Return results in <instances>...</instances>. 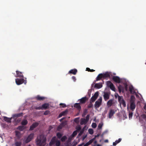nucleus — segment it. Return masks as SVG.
I'll use <instances>...</instances> for the list:
<instances>
[{"label":"nucleus","instance_id":"1","mask_svg":"<svg viewBox=\"0 0 146 146\" xmlns=\"http://www.w3.org/2000/svg\"><path fill=\"white\" fill-rule=\"evenodd\" d=\"M46 141V137L43 135H40L37 137L36 144L39 146H44Z\"/></svg>","mask_w":146,"mask_h":146},{"label":"nucleus","instance_id":"2","mask_svg":"<svg viewBox=\"0 0 146 146\" xmlns=\"http://www.w3.org/2000/svg\"><path fill=\"white\" fill-rule=\"evenodd\" d=\"M135 98L134 96H132L131 97L130 100V108L132 111L134 110L135 108Z\"/></svg>","mask_w":146,"mask_h":146},{"label":"nucleus","instance_id":"3","mask_svg":"<svg viewBox=\"0 0 146 146\" xmlns=\"http://www.w3.org/2000/svg\"><path fill=\"white\" fill-rule=\"evenodd\" d=\"M34 135V134L33 133L30 134L27 138H24V142L26 143L30 142L33 138Z\"/></svg>","mask_w":146,"mask_h":146},{"label":"nucleus","instance_id":"4","mask_svg":"<svg viewBox=\"0 0 146 146\" xmlns=\"http://www.w3.org/2000/svg\"><path fill=\"white\" fill-rule=\"evenodd\" d=\"M16 83L17 85H20L23 83L26 84L27 83L26 80H25L24 79H19L17 78L15 79Z\"/></svg>","mask_w":146,"mask_h":146},{"label":"nucleus","instance_id":"5","mask_svg":"<svg viewBox=\"0 0 146 146\" xmlns=\"http://www.w3.org/2000/svg\"><path fill=\"white\" fill-rule=\"evenodd\" d=\"M49 107V104L48 103H45L42 104L41 107H35V108L36 110H43L47 109Z\"/></svg>","mask_w":146,"mask_h":146},{"label":"nucleus","instance_id":"6","mask_svg":"<svg viewBox=\"0 0 146 146\" xmlns=\"http://www.w3.org/2000/svg\"><path fill=\"white\" fill-rule=\"evenodd\" d=\"M102 98L100 97L98 100L96 101L94 104V106L95 108H98L102 104Z\"/></svg>","mask_w":146,"mask_h":146},{"label":"nucleus","instance_id":"7","mask_svg":"<svg viewBox=\"0 0 146 146\" xmlns=\"http://www.w3.org/2000/svg\"><path fill=\"white\" fill-rule=\"evenodd\" d=\"M99 95V92H96L95 93L94 95L91 98L90 101L91 103L94 102L97 98Z\"/></svg>","mask_w":146,"mask_h":146},{"label":"nucleus","instance_id":"8","mask_svg":"<svg viewBox=\"0 0 146 146\" xmlns=\"http://www.w3.org/2000/svg\"><path fill=\"white\" fill-rule=\"evenodd\" d=\"M103 97L105 101H107L110 98V93L108 92H104Z\"/></svg>","mask_w":146,"mask_h":146},{"label":"nucleus","instance_id":"9","mask_svg":"<svg viewBox=\"0 0 146 146\" xmlns=\"http://www.w3.org/2000/svg\"><path fill=\"white\" fill-rule=\"evenodd\" d=\"M115 111H115L114 109H110L109 111L108 116V117L110 119L111 118L112 116H113L114 114L115 113Z\"/></svg>","mask_w":146,"mask_h":146},{"label":"nucleus","instance_id":"10","mask_svg":"<svg viewBox=\"0 0 146 146\" xmlns=\"http://www.w3.org/2000/svg\"><path fill=\"white\" fill-rule=\"evenodd\" d=\"M88 100V98L86 96L83 97L81 99H79V101H80V103L81 104H84L86 103V101Z\"/></svg>","mask_w":146,"mask_h":146},{"label":"nucleus","instance_id":"11","mask_svg":"<svg viewBox=\"0 0 146 146\" xmlns=\"http://www.w3.org/2000/svg\"><path fill=\"white\" fill-rule=\"evenodd\" d=\"M38 125V123L37 122L33 123L30 127V131L33 130L35 128L37 127Z\"/></svg>","mask_w":146,"mask_h":146},{"label":"nucleus","instance_id":"12","mask_svg":"<svg viewBox=\"0 0 146 146\" xmlns=\"http://www.w3.org/2000/svg\"><path fill=\"white\" fill-rule=\"evenodd\" d=\"M113 80L117 83H120L121 81L119 78L117 76H113L112 78Z\"/></svg>","mask_w":146,"mask_h":146},{"label":"nucleus","instance_id":"13","mask_svg":"<svg viewBox=\"0 0 146 146\" xmlns=\"http://www.w3.org/2000/svg\"><path fill=\"white\" fill-rule=\"evenodd\" d=\"M16 72L17 74V75L15 76L16 77H19L22 78H24V76L22 72L17 70L16 71Z\"/></svg>","mask_w":146,"mask_h":146},{"label":"nucleus","instance_id":"14","mask_svg":"<svg viewBox=\"0 0 146 146\" xmlns=\"http://www.w3.org/2000/svg\"><path fill=\"white\" fill-rule=\"evenodd\" d=\"M56 141V137H52L49 143V145L50 146L52 145L55 143Z\"/></svg>","mask_w":146,"mask_h":146},{"label":"nucleus","instance_id":"15","mask_svg":"<svg viewBox=\"0 0 146 146\" xmlns=\"http://www.w3.org/2000/svg\"><path fill=\"white\" fill-rule=\"evenodd\" d=\"M129 91L131 93L133 94L135 93L134 89L132 85L129 86Z\"/></svg>","mask_w":146,"mask_h":146},{"label":"nucleus","instance_id":"16","mask_svg":"<svg viewBox=\"0 0 146 146\" xmlns=\"http://www.w3.org/2000/svg\"><path fill=\"white\" fill-rule=\"evenodd\" d=\"M77 72V70L76 69H71L70 70L68 73V74H72L74 75H75Z\"/></svg>","mask_w":146,"mask_h":146},{"label":"nucleus","instance_id":"17","mask_svg":"<svg viewBox=\"0 0 146 146\" xmlns=\"http://www.w3.org/2000/svg\"><path fill=\"white\" fill-rule=\"evenodd\" d=\"M68 111L67 110H65L61 113L58 115V117L60 118L62 116H64L66 114Z\"/></svg>","mask_w":146,"mask_h":146},{"label":"nucleus","instance_id":"18","mask_svg":"<svg viewBox=\"0 0 146 146\" xmlns=\"http://www.w3.org/2000/svg\"><path fill=\"white\" fill-rule=\"evenodd\" d=\"M23 115V113H19L15 114L13 115V117L15 118V117H19L22 116Z\"/></svg>","mask_w":146,"mask_h":146},{"label":"nucleus","instance_id":"19","mask_svg":"<svg viewBox=\"0 0 146 146\" xmlns=\"http://www.w3.org/2000/svg\"><path fill=\"white\" fill-rule=\"evenodd\" d=\"M102 78H103V74L101 73L100 74L98 75V76L96 78V81H98L99 80H100Z\"/></svg>","mask_w":146,"mask_h":146},{"label":"nucleus","instance_id":"20","mask_svg":"<svg viewBox=\"0 0 146 146\" xmlns=\"http://www.w3.org/2000/svg\"><path fill=\"white\" fill-rule=\"evenodd\" d=\"M102 87V85L101 83H96L94 86L95 88H96L98 89H99L101 88Z\"/></svg>","mask_w":146,"mask_h":146},{"label":"nucleus","instance_id":"21","mask_svg":"<svg viewBox=\"0 0 146 146\" xmlns=\"http://www.w3.org/2000/svg\"><path fill=\"white\" fill-rule=\"evenodd\" d=\"M4 120L10 123L11 122V120L12 118H9L6 116L4 117Z\"/></svg>","mask_w":146,"mask_h":146},{"label":"nucleus","instance_id":"22","mask_svg":"<svg viewBox=\"0 0 146 146\" xmlns=\"http://www.w3.org/2000/svg\"><path fill=\"white\" fill-rule=\"evenodd\" d=\"M80 104V103H75L74 105V107L78 110H80L81 108Z\"/></svg>","mask_w":146,"mask_h":146},{"label":"nucleus","instance_id":"23","mask_svg":"<svg viewBox=\"0 0 146 146\" xmlns=\"http://www.w3.org/2000/svg\"><path fill=\"white\" fill-rule=\"evenodd\" d=\"M88 121H86L85 118H82L81 119L80 124L81 125H82L83 124H86Z\"/></svg>","mask_w":146,"mask_h":146},{"label":"nucleus","instance_id":"24","mask_svg":"<svg viewBox=\"0 0 146 146\" xmlns=\"http://www.w3.org/2000/svg\"><path fill=\"white\" fill-rule=\"evenodd\" d=\"M113 99H111L107 103V105L109 107H110L113 104Z\"/></svg>","mask_w":146,"mask_h":146},{"label":"nucleus","instance_id":"25","mask_svg":"<svg viewBox=\"0 0 146 146\" xmlns=\"http://www.w3.org/2000/svg\"><path fill=\"white\" fill-rule=\"evenodd\" d=\"M35 98L38 100H42L44 99L45 98L43 97L40 96L39 95H38L35 97Z\"/></svg>","mask_w":146,"mask_h":146},{"label":"nucleus","instance_id":"26","mask_svg":"<svg viewBox=\"0 0 146 146\" xmlns=\"http://www.w3.org/2000/svg\"><path fill=\"white\" fill-rule=\"evenodd\" d=\"M103 78H108L110 77V75L108 72H106L103 74Z\"/></svg>","mask_w":146,"mask_h":146},{"label":"nucleus","instance_id":"27","mask_svg":"<svg viewBox=\"0 0 146 146\" xmlns=\"http://www.w3.org/2000/svg\"><path fill=\"white\" fill-rule=\"evenodd\" d=\"M25 128V127L24 126L21 125L18 127L17 128V129L21 131H22Z\"/></svg>","mask_w":146,"mask_h":146},{"label":"nucleus","instance_id":"28","mask_svg":"<svg viewBox=\"0 0 146 146\" xmlns=\"http://www.w3.org/2000/svg\"><path fill=\"white\" fill-rule=\"evenodd\" d=\"M95 137L93 139L90 140L89 141H88V142L86 143V144L88 146L90 144L92 143L95 140Z\"/></svg>","mask_w":146,"mask_h":146},{"label":"nucleus","instance_id":"29","mask_svg":"<svg viewBox=\"0 0 146 146\" xmlns=\"http://www.w3.org/2000/svg\"><path fill=\"white\" fill-rule=\"evenodd\" d=\"M95 137L93 139L90 140L89 141H88V142L86 143V144L88 146L90 144L92 143L95 140Z\"/></svg>","mask_w":146,"mask_h":146},{"label":"nucleus","instance_id":"30","mask_svg":"<svg viewBox=\"0 0 146 146\" xmlns=\"http://www.w3.org/2000/svg\"><path fill=\"white\" fill-rule=\"evenodd\" d=\"M121 139L119 138L118 140H117L115 142L113 143V145L114 146L116 145L117 144L119 143L121 141Z\"/></svg>","mask_w":146,"mask_h":146},{"label":"nucleus","instance_id":"31","mask_svg":"<svg viewBox=\"0 0 146 146\" xmlns=\"http://www.w3.org/2000/svg\"><path fill=\"white\" fill-rule=\"evenodd\" d=\"M28 123V121L26 119L23 120L21 123V124L23 125H26Z\"/></svg>","mask_w":146,"mask_h":146},{"label":"nucleus","instance_id":"32","mask_svg":"<svg viewBox=\"0 0 146 146\" xmlns=\"http://www.w3.org/2000/svg\"><path fill=\"white\" fill-rule=\"evenodd\" d=\"M15 146H21L22 143L21 141H16L15 143Z\"/></svg>","mask_w":146,"mask_h":146},{"label":"nucleus","instance_id":"33","mask_svg":"<svg viewBox=\"0 0 146 146\" xmlns=\"http://www.w3.org/2000/svg\"><path fill=\"white\" fill-rule=\"evenodd\" d=\"M15 133L16 136L17 137L19 138L20 137V133L18 131H15Z\"/></svg>","mask_w":146,"mask_h":146},{"label":"nucleus","instance_id":"34","mask_svg":"<svg viewBox=\"0 0 146 146\" xmlns=\"http://www.w3.org/2000/svg\"><path fill=\"white\" fill-rule=\"evenodd\" d=\"M106 84L107 86L108 87H109L110 86H111L112 85H113V84L110 81H108L107 82Z\"/></svg>","mask_w":146,"mask_h":146},{"label":"nucleus","instance_id":"35","mask_svg":"<svg viewBox=\"0 0 146 146\" xmlns=\"http://www.w3.org/2000/svg\"><path fill=\"white\" fill-rule=\"evenodd\" d=\"M120 102L121 103L122 105H123L124 107H125L126 106V104L125 102L123 99H122Z\"/></svg>","mask_w":146,"mask_h":146},{"label":"nucleus","instance_id":"36","mask_svg":"<svg viewBox=\"0 0 146 146\" xmlns=\"http://www.w3.org/2000/svg\"><path fill=\"white\" fill-rule=\"evenodd\" d=\"M117 95L118 96V101L119 102H120L121 101V100L123 99V96H119L118 94H117Z\"/></svg>","mask_w":146,"mask_h":146},{"label":"nucleus","instance_id":"37","mask_svg":"<svg viewBox=\"0 0 146 146\" xmlns=\"http://www.w3.org/2000/svg\"><path fill=\"white\" fill-rule=\"evenodd\" d=\"M109 87H110V89L112 90L115 91V88L113 84L111 86H110Z\"/></svg>","mask_w":146,"mask_h":146},{"label":"nucleus","instance_id":"38","mask_svg":"<svg viewBox=\"0 0 146 146\" xmlns=\"http://www.w3.org/2000/svg\"><path fill=\"white\" fill-rule=\"evenodd\" d=\"M67 139V137L66 136H64L62 137L61 138V141L64 142V141Z\"/></svg>","mask_w":146,"mask_h":146},{"label":"nucleus","instance_id":"39","mask_svg":"<svg viewBox=\"0 0 146 146\" xmlns=\"http://www.w3.org/2000/svg\"><path fill=\"white\" fill-rule=\"evenodd\" d=\"M77 130L73 132L72 134V135H71L72 136L74 137H75V136L77 134Z\"/></svg>","mask_w":146,"mask_h":146},{"label":"nucleus","instance_id":"40","mask_svg":"<svg viewBox=\"0 0 146 146\" xmlns=\"http://www.w3.org/2000/svg\"><path fill=\"white\" fill-rule=\"evenodd\" d=\"M88 131L89 133L91 135L93 134L94 133V131L92 129H89L88 130Z\"/></svg>","mask_w":146,"mask_h":146},{"label":"nucleus","instance_id":"41","mask_svg":"<svg viewBox=\"0 0 146 146\" xmlns=\"http://www.w3.org/2000/svg\"><path fill=\"white\" fill-rule=\"evenodd\" d=\"M62 134L59 132L58 133L56 134V136L59 139L60 138L62 137Z\"/></svg>","mask_w":146,"mask_h":146},{"label":"nucleus","instance_id":"42","mask_svg":"<svg viewBox=\"0 0 146 146\" xmlns=\"http://www.w3.org/2000/svg\"><path fill=\"white\" fill-rule=\"evenodd\" d=\"M133 113L131 112H129V119L132 118V117L133 116Z\"/></svg>","mask_w":146,"mask_h":146},{"label":"nucleus","instance_id":"43","mask_svg":"<svg viewBox=\"0 0 146 146\" xmlns=\"http://www.w3.org/2000/svg\"><path fill=\"white\" fill-rule=\"evenodd\" d=\"M66 124V123L65 122H63L58 126V127H63Z\"/></svg>","mask_w":146,"mask_h":146},{"label":"nucleus","instance_id":"44","mask_svg":"<svg viewBox=\"0 0 146 146\" xmlns=\"http://www.w3.org/2000/svg\"><path fill=\"white\" fill-rule=\"evenodd\" d=\"M60 143L59 141L56 140L55 143V145L56 146H60Z\"/></svg>","mask_w":146,"mask_h":146},{"label":"nucleus","instance_id":"45","mask_svg":"<svg viewBox=\"0 0 146 146\" xmlns=\"http://www.w3.org/2000/svg\"><path fill=\"white\" fill-rule=\"evenodd\" d=\"M92 126L94 128H96L97 126L96 123H93L92 125Z\"/></svg>","mask_w":146,"mask_h":146},{"label":"nucleus","instance_id":"46","mask_svg":"<svg viewBox=\"0 0 146 146\" xmlns=\"http://www.w3.org/2000/svg\"><path fill=\"white\" fill-rule=\"evenodd\" d=\"M86 69V70L88 71V72H93L95 71L93 69H90L89 68H87Z\"/></svg>","mask_w":146,"mask_h":146},{"label":"nucleus","instance_id":"47","mask_svg":"<svg viewBox=\"0 0 146 146\" xmlns=\"http://www.w3.org/2000/svg\"><path fill=\"white\" fill-rule=\"evenodd\" d=\"M84 131V128H83L80 131V133L78 135L79 136L81 135H82V134L83 133Z\"/></svg>","mask_w":146,"mask_h":146},{"label":"nucleus","instance_id":"48","mask_svg":"<svg viewBox=\"0 0 146 146\" xmlns=\"http://www.w3.org/2000/svg\"><path fill=\"white\" fill-rule=\"evenodd\" d=\"M103 125V124H102V123H99L98 126V129H101L102 128V127Z\"/></svg>","mask_w":146,"mask_h":146},{"label":"nucleus","instance_id":"49","mask_svg":"<svg viewBox=\"0 0 146 146\" xmlns=\"http://www.w3.org/2000/svg\"><path fill=\"white\" fill-rule=\"evenodd\" d=\"M50 113V111L48 110L46 111L44 113V114L45 115H47Z\"/></svg>","mask_w":146,"mask_h":146},{"label":"nucleus","instance_id":"50","mask_svg":"<svg viewBox=\"0 0 146 146\" xmlns=\"http://www.w3.org/2000/svg\"><path fill=\"white\" fill-rule=\"evenodd\" d=\"M92 103H91V101H90V103L89 104L88 106V108H90L92 107L93 105Z\"/></svg>","mask_w":146,"mask_h":146},{"label":"nucleus","instance_id":"51","mask_svg":"<svg viewBox=\"0 0 146 146\" xmlns=\"http://www.w3.org/2000/svg\"><path fill=\"white\" fill-rule=\"evenodd\" d=\"M74 121L76 123H78L79 121V118H76L74 119Z\"/></svg>","mask_w":146,"mask_h":146},{"label":"nucleus","instance_id":"52","mask_svg":"<svg viewBox=\"0 0 146 146\" xmlns=\"http://www.w3.org/2000/svg\"><path fill=\"white\" fill-rule=\"evenodd\" d=\"M76 129H77V131H80L81 129V127L80 126H78L76 127Z\"/></svg>","mask_w":146,"mask_h":146},{"label":"nucleus","instance_id":"53","mask_svg":"<svg viewBox=\"0 0 146 146\" xmlns=\"http://www.w3.org/2000/svg\"><path fill=\"white\" fill-rule=\"evenodd\" d=\"M60 105L62 106V107L63 108H65L66 107V105L64 104L61 103L60 104Z\"/></svg>","mask_w":146,"mask_h":146},{"label":"nucleus","instance_id":"54","mask_svg":"<svg viewBox=\"0 0 146 146\" xmlns=\"http://www.w3.org/2000/svg\"><path fill=\"white\" fill-rule=\"evenodd\" d=\"M146 113V112H145ZM141 117L143 119H146V115L145 114H143L141 115Z\"/></svg>","mask_w":146,"mask_h":146},{"label":"nucleus","instance_id":"55","mask_svg":"<svg viewBox=\"0 0 146 146\" xmlns=\"http://www.w3.org/2000/svg\"><path fill=\"white\" fill-rule=\"evenodd\" d=\"M74 137L72 136L71 135L68 138V141H71Z\"/></svg>","mask_w":146,"mask_h":146},{"label":"nucleus","instance_id":"56","mask_svg":"<svg viewBox=\"0 0 146 146\" xmlns=\"http://www.w3.org/2000/svg\"><path fill=\"white\" fill-rule=\"evenodd\" d=\"M89 117H90V115L88 114V115H87L86 116V119H85L86 120V121H87L88 122L89 120Z\"/></svg>","mask_w":146,"mask_h":146},{"label":"nucleus","instance_id":"57","mask_svg":"<svg viewBox=\"0 0 146 146\" xmlns=\"http://www.w3.org/2000/svg\"><path fill=\"white\" fill-rule=\"evenodd\" d=\"M72 78L74 82H75L76 80V78L75 76H73L72 77Z\"/></svg>","mask_w":146,"mask_h":146},{"label":"nucleus","instance_id":"58","mask_svg":"<svg viewBox=\"0 0 146 146\" xmlns=\"http://www.w3.org/2000/svg\"><path fill=\"white\" fill-rule=\"evenodd\" d=\"M144 109L145 110H146V104L145 105L144 107Z\"/></svg>","mask_w":146,"mask_h":146},{"label":"nucleus","instance_id":"59","mask_svg":"<svg viewBox=\"0 0 146 146\" xmlns=\"http://www.w3.org/2000/svg\"><path fill=\"white\" fill-rule=\"evenodd\" d=\"M65 118L64 117H63V118H62L61 119H60V121H62Z\"/></svg>","mask_w":146,"mask_h":146},{"label":"nucleus","instance_id":"60","mask_svg":"<svg viewBox=\"0 0 146 146\" xmlns=\"http://www.w3.org/2000/svg\"><path fill=\"white\" fill-rule=\"evenodd\" d=\"M108 141L107 139H106V140H105V142L107 143L108 142Z\"/></svg>","mask_w":146,"mask_h":146},{"label":"nucleus","instance_id":"61","mask_svg":"<svg viewBox=\"0 0 146 146\" xmlns=\"http://www.w3.org/2000/svg\"><path fill=\"white\" fill-rule=\"evenodd\" d=\"M20 119H18L17 120V122H19L20 121Z\"/></svg>","mask_w":146,"mask_h":146},{"label":"nucleus","instance_id":"62","mask_svg":"<svg viewBox=\"0 0 146 146\" xmlns=\"http://www.w3.org/2000/svg\"><path fill=\"white\" fill-rule=\"evenodd\" d=\"M118 90H119V91L120 92H121V89L120 88H118Z\"/></svg>","mask_w":146,"mask_h":146},{"label":"nucleus","instance_id":"63","mask_svg":"<svg viewBox=\"0 0 146 146\" xmlns=\"http://www.w3.org/2000/svg\"><path fill=\"white\" fill-rule=\"evenodd\" d=\"M97 143V141H95L94 142V143L95 144H96Z\"/></svg>","mask_w":146,"mask_h":146},{"label":"nucleus","instance_id":"64","mask_svg":"<svg viewBox=\"0 0 146 146\" xmlns=\"http://www.w3.org/2000/svg\"><path fill=\"white\" fill-rule=\"evenodd\" d=\"M97 146H102L101 145L98 144L97 145Z\"/></svg>","mask_w":146,"mask_h":146}]
</instances>
